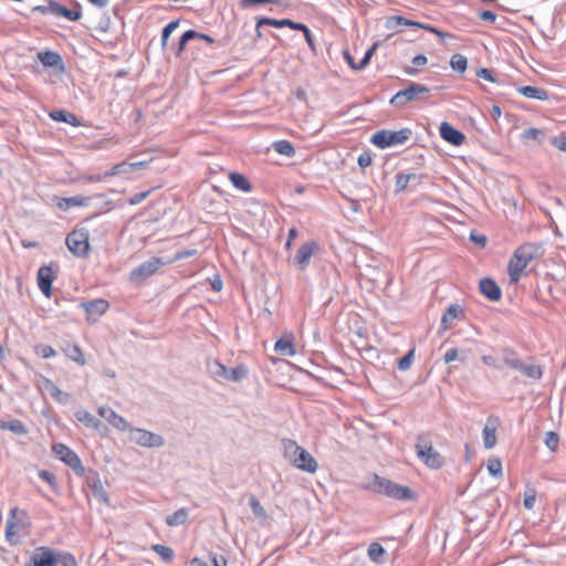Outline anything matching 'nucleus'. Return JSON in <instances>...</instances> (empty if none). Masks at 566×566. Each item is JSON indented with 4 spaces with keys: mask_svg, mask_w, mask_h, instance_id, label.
<instances>
[{
    "mask_svg": "<svg viewBox=\"0 0 566 566\" xmlns=\"http://www.w3.org/2000/svg\"><path fill=\"white\" fill-rule=\"evenodd\" d=\"M364 490L398 500V501H417V493L409 486L396 483L387 478L373 474L371 481L363 485Z\"/></svg>",
    "mask_w": 566,
    "mask_h": 566,
    "instance_id": "1",
    "label": "nucleus"
},
{
    "mask_svg": "<svg viewBox=\"0 0 566 566\" xmlns=\"http://www.w3.org/2000/svg\"><path fill=\"white\" fill-rule=\"evenodd\" d=\"M284 458L298 470L307 473H315L318 463L315 458L303 447L298 446L294 440H283Z\"/></svg>",
    "mask_w": 566,
    "mask_h": 566,
    "instance_id": "2",
    "label": "nucleus"
},
{
    "mask_svg": "<svg viewBox=\"0 0 566 566\" xmlns=\"http://www.w3.org/2000/svg\"><path fill=\"white\" fill-rule=\"evenodd\" d=\"M536 244L526 243L520 245L511 256L507 265L511 283H517L526 266L537 256Z\"/></svg>",
    "mask_w": 566,
    "mask_h": 566,
    "instance_id": "3",
    "label": "nucleus"
},
{
    "mask_svg": "<svg viewBox=\"0 0 566 566\" xmlns=\"http://www.w3.org/2000/svg\"><path fill=\"white\" fill-rule=\"evenodd\" d=\"M416 452L418 458L432 470H439L446 464L444 457L432 447L428 434L422 433L417 437Z\"/></svg>",
    "mask_w": 566,
    "mask_h": 566,
    "instance_id": "4",
    "label": "nucleus"
},
{
    "mask_svg": "<svg viewBox=\"0 0 566 566\" xmlns=\"http://www.w3.org/2000/svg\"><path fill=\"white\" fill-rule=\"evenodd\" d=\"M503 363L510 368L520 371L522 375L539 380L543 376V369L539 365L525 364L518 356L517 353L511 348H504L502 350Z\"/></svg>",
    "mask_w": 566,
    "mask_h": 566,
    "instance_id": "5",
    "label": "nucleus"
},
{
    "mask_svg": "<svg viewBox=\"0 0 566 566\" xmlns=\"http://www.w3.org/2000/svg\"><path fill=\"white\" fill-rule=\"evenodd\" d=\"M412 136V130L408 127L401 128L399 130H388L381 129L376 132L370 142L376 147L380 149H385L395 145L405 144Z\"/></svg>",
    "mask_w": 566,
    "mask_h": 566,
    "instance_id": "6",
    "label": "nucleus"
},
{
    "mask_svg": "<svg viewBox=\"0 0 566 566\" xmlns=\"http://www.w3.org/2000/svg\"><path fill=\"white\" fill-rule=\"evenodd\" d=\"M65 244L76 258L86 259L90 255V232L87 229H74L66 235Z\"/></svg>",
    "mask_w": 566,
    "mask_h": 566,
    "instance_id": "7",
    "label": "nucleus"
},
{
    "mask_svg": "<svg viewBox=\"0 0 566 566\" xmlns=\"http://www.w3.org/2000/svg\"><path fill=\"white\" fill-rule=\"evenodd\" d=\"M430 88L423 84L410 82L408 87L397 92L390 99V105L402 108L409 102L421 99L424 94H428Z\"/></svg>",
    "mask_w": 566,
    "mask_h": 566,
    "instance_id": "8",
    "label": "nucleus"
},
{
    "mask_svg": "<svg viewBox=\"0 0 566 566\" xmlns=\"http://www.w3.org/2000/svg\"><path fill=\"white\" fill-rule=\"evenodd\" d=\"M171 264V261H167L159 256H153L149 260L143 262L129 273V281L132 283H140L154 275L161 266Z\"/></svg>",
    "mask_w": 566,
    "mask_h": 566,
    "instance_id": "9",
    "label": "nucleus"
},
{
    "mask_svg": "<svg viewBox=\"0 0 566 566\" xmlns=\"http://www.w3.org/2000/svg\"><path fill=\"white\" fill-rule=\"evenodd\" d=\"M52 450L56 458L67 464L76 475L85 474V468L83 467L80 457L67 446L63 443H54Z\"/></svg>",
    "mask_w": 566,
    "mask_h": 566,
    "instance_id": "10",
    "label": "nucleus"
},
{
    "mask_svg": "<svg viewBox=\"0 0 566 566\" xmlns=\"http://www.w3.org/2000/svg\"><path fill=\"white\" fill-rule=\"evenodd\" d=\"M127 431L130 432V440L142 447L160 448L165 444V439L160 434L146 429L133 428L129 426Z\"/></svg>",
    "mask_w": 566,
    "mask_h": 566,
    "instance_id": "11",
    "label": "nucleus"
},
{
    "mask_svg": "<svg viewBox=\"0 0 566 566\" xmlns=\"http://www.w3.org/2000/svg\"><path fill=\"white\" fill-rule=\"evenodd\" d=\"M210 371L217 378H222L231 381H241L248 376V367L243 364L235 366L234 368H228L219 361H214Z\"/></svg>",
    "mask_w": 566,
    "mask_h": 566,
    "instance_id": "12",
    "label": "nucleus"
},
{
    "mask_svg": "<svg viewBox=\"0 0 566 566\" xmlns=\"http://www.w3.org/2000/svg\"><path fill=\"white\" fill-rule=\"evenodd\" d=\"M83 476L85 479L86 486L91 490L94 497L101 503L109 505V495L103 486L98 472L93 469H85V474Z\"/></svg>",
    "mask_w": 566,
    "mask_h": 566,
    "instance_id": "13",
    "label": "nucleus"
},
{
    "mask_svg": "<svg viewBox=\"0 0 566 566\" xmlns=\"http://www.w3.org/2000/svg\"><path fill=\"white\" fill-rule=\"evenodd\" d=\"M317 251H319V245L316 241L310 240L303 243L293 258V264L302 271L305 270L311 262L312 255Z\"/></svg>",
    "mask_w": 566,
    "mask_h": 566,
    "instance_id": "14",
    "label": "nucleus"
},
{
    "mask_svg": "<svg viewBox=\"0 0 566 566\" xmlns=\"http://www.w3.org/2000/svg\"><path fill=\"white\" fill-rule=\"evenodd\" d=\"M81 307L86 312V321L88 323H96L98 318L108 310L109 303L104 298H95L87 302H82Z\"/></svg>",
    "mask_w": 566,
    "mask_h": 566,
    "instance_id": "15",
    "label": "nucleus"
},
{
    "mask_svg": "<svg viewBox=\"0 0 566 566\" xmlns=\"http://www.w3.org/2000/svg\"><path fill=\"white\" fill-rule=\"evenodd\" d=\"M398 25H407V27H413L417 29H424L429 32H432V33L439 35L440 38H443L446 35L442 31L438 30L433 25L422 24L420 22L409 20L401 15H392V17L388 18L387 23H386V27L388 29H394V28H397Z\"/></svg>",
    "mask_w": 566,
    "mask_h": 566,
    "instance_id": "16",
    "label": "nucleus"
},
{
    "mask_svg": "<svg viewBox=\"0 0 566 566\" xmlns=\"http://www.w3.org/2000/svg\"><path fill=\"white\" fill-rule=\"evenodd\" d=\"M39 61L45 66L56 70L59 73L65 71V64L60 53L51 50L38 52Z\"/></svg>",
    "mask_w": 566,
    "mask_h": 566,
    "instance_id": "17",
    "label": "nucleus"
},
{
    "mask_svg": "<svg viewBox=\"0 0 566 566\" xmlns=\"http://www.w3.org/2000/svg\"><path fill=\"white\" fill-rule=\"evenodd\" d=\"M439 133L443 140L453 146H461L465 140V135L448 122H442L440 124Z\"/></svg>",
    "mask_w": 566,
    "mask_h": 566,
    "instance_id": "18",
    "label": "nucleus"
},
{
    "mask_svg": "<svg viewBox=\"0 0 566 566\" xmlns=\"http://www.w3.org/2000/svg\"><path fill=\"white\" fill-rule=\"evenodd\" d=\"M98 415L107 420L114 428L118 429L119 431H127L129 429V423L124 419L122 416H119L116 411H114L109 407H99L97 410Z\"/></svg>",
    "mask_w": 566,
    "mask_h": 566,
    "instance_id": "19",
    "label": "nucleus"
},
{
    "mask_svg": "<svg viewBox=\"0 0 566 566\" xmlns=\"http://www.w3.org/2000/svg\"><path fill=\"white\" fill-rule=\"evenodd\" d=\"M33 566H56V553L49 547H39L32 556Z\"/></svg>",
    "mask_w": 566,
    "mask_h": 566,
    "instance_id": "20",
    "label": "nucleus"
},
{
    "mask_svg": "<svg viewBox=\"0 0 566 566\" xmlns=\"http://www.w3.org/2000/svg\"><path fill=\"white\" fill-rule=\"evenodd\" d=\"M55 279L51 266L43 265L38 271V285L40 291L49 297L52 292V283Z\"/></svg>",
    "mask_w": 566,
    "mask_h": 566,
    "instance_id": "21",
    "label": "nucleus"
},
{
    "mask_svg": "<svg viewBox=\"0 0 566 566\" xmlns=\"http://www.w3.org/2000/svg\"><path fill=\"white\" fill-rule=\"evenodd\" d=\"M480 292L490 301L497 302L502 297V290L491 277H484L479 283Z\"/></svg>",
    "mask_w": 566,
    "mask_h": 566,
    "instance_id": "22",
    "label": "nucleus"
},
{
    "mask_svg": "<svg viewBox=\"0 0 566 566\" xmlns=\"http://www.w3.org/2000/svg\"><path fill=\"white\" fill-rule=\"evenodd\" d=\"M76 7L77 9L75 10L67 9L59 2L51 0V14L63 17L70 21H77L81 19L82 12L78 3H76Z\"/></svg>",
    "mask_w": 566,
    "mask_h": 566,
    "instance_id": "23",
    "label": "nucleus"
},
{
    "mask_svg": "<svg viewBox=\"0 0 566 566\" xmlns=\"http://www.w3.org/2000/svg\"><path fill=\"white\" fill-rule=\"evenodd\" d=\"M463 308L458 304H451L448 306L441 317V329L447 331L451 327L454 319L463 316Z\"/></svg>",
    "mask_w": 566,
    "mask_h": 566,
    "instance_id": "24",
    "label": "nucleus"
},
{
    "mask_svg": "<svg viewBox=\"0 0 566 566\" xmlns=\"http://www.w3.org/2000/svg\"><path fill=\"white\" fill-rule=\"evenodd\" d=\"M49 116L60 123H67L74 127L81 126V120L77 118V116L66 109H55L50 112Z\"/></svg>",
    "mask_w": 566,
    "mask_h": 566,
    "instance_id": "25",
    "label": "nucleus"
},
{
    "mask_svg": "<svg viewBox=\"0 0 566 566\" xmlns=\"http://www.w3.org/2000/svg\"><path fill=\"white\" fill-rule=\"evenodd\" d=\"M43 385L55 401L64 405L69 402L70 394L62 391L52 380L44 378Z\"/></svg>",
    "mask_w": 566,
    "mask_h": 566,
    "instance_id": "26",
    "label": "nucleus"
},
{
    "mask_svg": "<svg viewBox=\"0 0 566 566\" xmlns=\"http://www.w3.org/2000/svg\"><path fill=\"white\" fill-rule=\"evenodd\" d=\"M517 92L527 98L538 101H546L549 97L548 92L546 90L531 85L521 86L517 88Z\"/></svg>",
    "mask_w": 566,
    "mask_h": 566,
    "instance_id": "27",
    "label": "nucleus"
},
{
    "mask_svg": "<svg viewBox=\"0 0 566 566\" xmlns=\"http://www.w3.org/2000/svg\"><path fill=\"white\" fill-rule=\"evenodd\" d=\"M62 350L64 354L73 361L78 364L80 366H84L86 364L84 353L82 348L76 344H66Z\"/></svg>",
    "mask_w": 566,
    "mask_h": 566,
    "instance_id": "28",
    "label": "nucleus"
},
{
    "mask_svg": "<svg viewBox=\"0 0 566 566\" xmlns=\"http://www.w3.org/2000/svg\"><path fill=\"white\" fill-rule=\"evenodd\" d=\"M274 350L281 355V356H293L295 355L296 350H295V346H294V343H293V338L290 337H282L280 339L276 340L275 345H274Z\"/></svg>",
    "mask_w": 566,
    "mask_h": 566,
    "instance_id": "29",
    "label": "nucleus"
},
{
    "mask_svg": "<svg viewBox=\"0 0 566 566\" xmlns=\"http://www.w3.org/2000/svg\"><path fill=\"white\" fill-rule=\"evenodd\" d=\"M189 516L188 509L181 507L170 515H167L165 522L168 526H180L184 525Z\"/></svg>",
    "mask_w": 566,
    "mask_h": 566,
    "instance_id": "30",
    "label": "nucleus"
},
{
    "mask_svg": "<svg viewBox=\"0 0 566 566\" xmlns=\"http://www.w3.org/2000/svg\"><path fill=\"white\" fill-rule=\"evenodd\" d=\"M229 179L232 182V185L241 191L250 192L252 190L251 182L248 180V178L244 175H242L240 172H237V171L230 172Z\"/></svg>",
    "mask_w": 566,
    "mask_h": 566,
    "instance_id": "31",
    "label": "nucleus"
},
{
    "mask_svg": "<svg viewBox=\"0 0 566 566\" xmlns=\"http://www.w3.org/2000/svg\"><path fill=\"white\" fill-rule=\"evenodd\" d=\"M75 418L86 427L98 429L102 426L101 420L84 409H80L74 413Z\"/></svg>",
    "mask_w": 566,
    "mask_h": 566,
    "instance_id": "32",
    "label": "nucleus"
},
{
    "mask_svg": "<svg viewBox=\"0 0 566 566\" xmlns=\"http://www.w3.org/2000/svg\"><path fill=\"white\" fill-rule=\"evenodd\" d=\"M88 199L84 196H74L69 198H57L56 205L61 209H69L71 207L86 206Z\"/></svg>",
    "mask_w": 566,
    "mask_h": 566,
    "instance_id": "33",
    "label": "nucleus"
},
{
    "mask_svg": "<svg viewBox=\"0 0 566 566\" xmlns=\"http://www.w3.org/2000/svg\"><path fill=\"white\" fill-rule=\"evenodd\" d=\"M0 428L3 430H10L13 433L20 434V436H24L28 433V429H27L25 424L19 419L1 421Z\"/></svg>",
    "mask_w": 566,
    "mask_h": 566,
    "instance_id": "34",
    "label": "nucleus"
},
{
    "mask_svg": "<svg viewBox=\"0 0 566 566\" xmlns=\"http://www.w3.org/2000/svg\"><path fill=\"white\" fill-rule=\"evenodd\" d=\"M409 179H418L417 174H405V172H398L396 175V182H395V193H400L407 190L409 186Z\"/></svg>",
    "mask_w": 566,
    "mask_h": 566,
    "instance_id": "35",
    "label": "nucleus"
},
{
    "mask_svg": "<svg viewBox=\"0 0 566 566\" xmlns=\"http://www.w3.org/2000/svg\"><path fill=\"white\" fill-rule=\"evenodd\" d=\"M368 557L377 564H384L386 562L385 555L386 549L379 543H371L368 547Z\"/></svg>",
    "mask_w": 566,
    "mask_h": 566,
    "instance_id": "36",
    "label": "nucleus"
},
{
    "mask_svg": "<svg viewBox=\"0 0 566 566\" xmlns=\"http://www.w3.org/2000/svg\"><path fill=\"white\" fill-rule=\"evenodd\" d=\"M195 36H196L195 35V30H192V29L187 30L186 32H184L181 34V36L179 38V41H178L177 45L175 46V55L176 56H181V54L186 50L187 43L189 41L195 40Z\"/></svg>",
    "mask_w": 566,
    "mask_h": 566,
    "instance_id": "37",
    "label": "nucleus"
},
{
    "mask_svg": "<svg viewBox=\"0 0 566 566\" xmlns=\"http://www.w3.org/2000/svg\"><path fill=\"white\" fill-rule=\"evenodd\" d=\"M132 165L128 161H122L119 164L114 165L109 170L104 172V177H113L118 175H127L132 174Z\"/></svg>",
    "mask_w": 566,
    "mask_h": 566,
    "instance_id": "38",
    "label": "nucleus"
},
{
    "mask_svg": "<svg viewBox=\"0 0 566 566\" xmlns=\"http://www.w3.org/2000/svg\"><path fill=\"white\" fill-rule=\"evenodd\" d=\"M274 150L280 154L287 157H292L295 154V148L292 145L291 142L282 139L273 143Z\"/></svg>",
    "mask_w": 566,
    "mask_h": 566,
    "instance_id": "39",
    "label": "nucleus"
},
{
    "mask_svg": "<svg viewBox=\"0 0 566 566\" xmlns=\"http://www.w3.org/2000/svg\"><path fill=\"white\" fill-rule=\"evenodd\" d=\"M290 19H273L268 17H262L258 19V29H261L263 25H270L274 28H285L290 25Z\"/></svg>",
    "mask_w": 566,
    "mask_h": 566,
    "instance_id": "40",
    "label": "nucleus"
},
{
    "mask_svg": "<svg viewBox=\"0 0 566 566\" xmlns=\"http://www.w3.org/2000/svg\"><path fill=\"white\" fill-rule=\"evenodd\" d=\"M450 66L453 71L464 73L468 66V60L464 55L455 53L451 56Z\"/></svg>",
    "mask_w": 566,
    "mask_h": 566,
    "instance_id": "41",
    "label": "nucleus"
},
{
    "mask_svg": "<svg viewBox=\"0 0 566 566\" xmlns=\"http://www.w3.org/2000/svg\"><path fill=\"white\" fill-rule=\"evenodd\" d=\"M151 549L158 554L166 563H171L174 560L175 553L171 547L161 544H155L151 546Z\"/></svg>",
    "mask_w": 566,
    "mask_h": 566,
    "instance_id": "42",
    "label": "nucleus"
},
{
    "mask_svg": "<svg viewBox=\"0 0 566 566\" xmlns=\"http://www.w3.org/2000/svg\"><path fill=\"white\" fill-rule=\"evenodd\" d=\"M180 21L172 20L168 24H166L161 31L160 45L161 49L165 50L169 40L170 34L179 27Z\"/></svg>",
    "mask_w": 566,
    "mask_h": 566,
    "instance_id": "43",
    "label": "nucleus"
},
{
    "mask_svg": "<svg viewBox=\"0 0 566 566\" xmlns=\"http://www.w3.org/2000/svg\"><path fill=\"white\" fill-rule=\"evenodd\" d=\"M545 136H546V134L543 129L535 128V127L527 128L522 133L523 139H526V140L533 139V140L538 142L539 144L543 143Z\"/></svg>",
    "mask_w": 566,
    "mask_h": 566,
    "instance_id": "44",
    "label": "nucleus"
},
{
    "mask_svg": "<svg viewBox=\"0 0 566 566\" xmlns=\"http://www.w3.org/2000/svg\"><path fill=\"white\" fill-rule=\"evenodd\" d=\"M495 427L490 428L488 424L483 429V443L486 449H491L496 444Z\"/></svg>",
    "mask_w": 566,
    "mask_h": 566,
    "instance_id": "45",
    "label": "nucleus"
},
{
    "mask_svg": "<svg viewBox=\"0 0 566 566\" xmlns=\"http://www.w3.org/2000/svg\"><path fill=\"white\" fill-rule=\"evenodd\" d=\"M249 505H250L253 514L258 518H266L268 517L265 509L262 506L260 501L254 495H251V497L249 500Z\"/></svg>",
    "mask_w": 566,
    "mask_h": 566,
    "instance_id": "46",
    "label": "nucleus"
},
{
    "mask_svg": "<svg viewBox=\"0 0 566 566\" xmlns=\"http://www.w3.org/2000/svg\"><path fill=\"white\" fill-rule=\"evenodd\" d=\"M283 0H240L241 9H249L260 4H282Z\"/></svg>",
    "mask_w": 566,
    "mask_h": 566,
    "instance_id": "47",
    "label": "nucleus"
},
{
    "mask_svg": "<svg viewBox=\"0 0 566 566\" xmlns=\"http://www.w3.org/2000/svg\"><path fill=\"white\" fill-rule=\"evenodd\" d=\"M545 446L553 452L558 449L559 437L555 431H547L544 439Z\"/></svg>",
    "mask_w": 566,
    "mask_h": 566,
    "instance_id": "48",
    "label": "nucleus"
},
{
    "mask_svg": "<svg viewBox=\"0 0 566 566\" xmlns=\"http://www.w3.org/2000/svg\"><path fill=\"white\" fill-rule=\"evenodd\" d=\"M488 471L492 476H502V462L499 458H491L488 461Z\"/></svg>",
    "mask_w": 566,
    "mask_h": 566,
    "instance_id": "49",
    "label": "nucleus"
},
{
    "mask_svg": "<svg viewBox=\"0 0 566 566\" xmlns=\"http://www.w3.org/2000/svg\"><path fill=\"white\" fill-rule=\"evenodd\" d=\"M57 563L61 566H77L75 557L69 552H61L56 554Z\"/></svg>",
    "mask_w": 566,
    "mask_h": 566,
    "instance_id": "50",
    "label": "nucleus"
},
{
    "mask_svg": "<svg viewBox=\"0 0 566 566\" xmlns=\"http://www.w3.org/2000/svg\"><path fill=\"white\" fill-rule=\"evenodd\" d=\"M536 501V490L534 488H527L524 493L523 504L526 510H532Z\"/></svg>",
    "mask_w": 566,
    "mask_h": 566,
    "instance_id": "51",
    "label": "nucleus"
},
{
    "mask_svg": "<svg viewBox=\"0 0 566 566\" xmlns=\"http://www.w3.org/2000/svg\"><path fill=\"white\" fill-rule=\"evenodd\" d=\"M415 356V349H410L403 357H401L398 363L397 367L400 370H407L410 368L412 360Z\"/></svg>",
    "mask_w": 566,
    "mask_h": 566,
    "instance_id": "52",
    "label": "nucleus"
},
{
    "mask_svg": "<svg viewBox=\"0 0 566 566\" xmlns=\"http://www.w3.org/2000/svg\"><path fill=\"white\" fill-rule=\"evenodd\" d=\"M39 476L45 481L53 490L57 489V480L51 471L48 470H40Z\"/></svg>",
    "mask_w": 566,
    "mask_h": 566,
    "instance_id": "53",
    "label": "nucleus"
},
{
    "mask_svg": "<svg viewBox=\"0 0 566 566\" xmlns=\"http://www.w3.org/2000/svg\"><path fill=\"white\" fill-rule=\"evenodd\" d=\"M379 45V42H375L366 52L361 61L359 62V67L365 69L373 55L375 54L377 46Z\"/></svg>",
    "mask_w": 566,
    "mask_h": 566,
    "instance_id": "54",
    "label": "nucleus"
},
{
    "mask_svg": "<svg viewBox=\"0 0 566 566\" xmlns=\"http://www.w3.org/2000/svg\"><path fill=\"white\" fill-rule=\"evenodd\" d=\"M197 254V250L196 249H189V250H181V251H178L172 259H168L167 261H171V263L174 262H177V261H180V260H184V259H188V258H191L193 255Z\"/></svg>",
    "mask_w": 566,
    "mask_h": 566,
    "instance_id": "55",
    "label": "nucleus"
},
{
    "mask_svg": "<svg viewBox=\"0 0 566 566\" xmlns=\"http://www.w3.org/2000/svg\"><path fill=\"white\" fill-rule=\"evenodd\" d=\"M476 76L485 81L496 83L497 78L494 76V72L486 67H481L476 71Z\"/></svg>",
    "mask_w": 566,
    "mask_h": 566,
    "instance_id": "56",
    "label": "nucleus"
},
{
    "mask_svg": "<svg viewBox=\"0 0 566 566\" xmlns=\"http://www.w3.org/2000/svg\"><path fill=\"white\" fill-rule=\"evenodd\" d=\"M36 353L42 357V358H51V357H54L56 355V350L49 346V345H41L39 347H36Z\"/></svg>",
    "mask_w": 566,
    "mask_h": 566,
    "instance_id": "57",
    "label": "nucleus"
},
{
    "mask_svg": "<svg viewBox=\"0 0 566 566\" xmlns=\"http://www.w3.org/2000/svg\"><path fill=\"white\" fill-rule=\"evenodd\" d=\"M551 144L562 151H566V136H554L551 138Z\"/></svg>",
    "mask_w": 566,
    "mask_h": 566,
    "instance_id": "58",
    "label": "nucleus"
},
{
    "mask_svg": "<svg viewBox=\"0 0 566 566\" xmlns=\"http://www.w3.org/2000/svg\"><path fill=\"white\" fill-rule=\"evenodd\" d=\"M357 163L363 169L369 167L373 163L371 155L368 151L361 153L357 159Z\"/></svg>",
    "mask_w": 566,
    "mask_h": 566,
    "instance_id": "59",
    "label": "nucleus"
},
{
    "mask_svg": "<svg viewBox=\"0 0 566 566\" xmlns=\"http://www.w3.org/2000/svg\"><path fill=\"white\" fill-rule=\"evenodd\" d=\"M195 40H202L207 42L208 44L218 43V45H224L226 43H222L221 41H216L212 36L206 33H201L195 30Z\"/></svg>",
    "mask_w": 566,
    "mask_h": 566,
    "instance_id": "60",
    "label": "nucleus"
},
{
    "mask_svg": "<svg viewBox=\"0 0 566 566\" xmlns=\"http://www.w3.org/2000/svg\"><path fill=\"white\" fill-rule=\"evenodd\" d=\"M343 55H344V59L346 60V62L348 63V65L350 66L352 70H354V71H361V70H364L363 67H359V63L357 64L355 62L354 57L352 56V54L349 53L348 50H344Z\"/></svg>",
    "mask_w": 566,
    "mask_h": 566,
    "instance_id": "61",
    "label": "nucleus"
},
{
    "mask_svg": "<svg viewBox=\"0 0 566 566\" xmlns=\"http://www.w3.org/2000/svg\"><path fill=\"white\" fill-rule=\"evenodd\" d=\"M149 192H150V191H143V192H137V193H135V195H134V196L128 200L129 205L135 206V205L140 203L142 201H144V200L147 198V196L149 195Z\"/></svg>",
    "mask_w": 566,
    "mask_h": 566,
    "instance_id": "62",
    "label": "nucleus"
},
{
    "mask_svg": "<svg viewBox=\"0 0 566 566\" xmlns=\"http://www.w3.org/2000/svg\"><path fill=\"white\" fill-rule=\"evenodd\" d=\"M480 19L493 23L496 20V14L490 10H483L479 13Z\"/></svg>",
    "mask_w": 566,
    "mask_h": 566,
    "instance_id": "63",
    "label": "nucleus"
},
{
    "mask_svg": "<svg viewBox=\"0 0 566 566\" xmlns=\"http://www.w3.org/2000/svg\"><path fill=\"white\" fill-rule=\"evenodd\" d=\"M211 563H212V566H227V559L223 555L212 554Z\"/></svg>",
    "mask_w": 566,
    "mask_h": 566,
    "instance_id": "64",
    "label": "nucleus"
}]
</instances>
